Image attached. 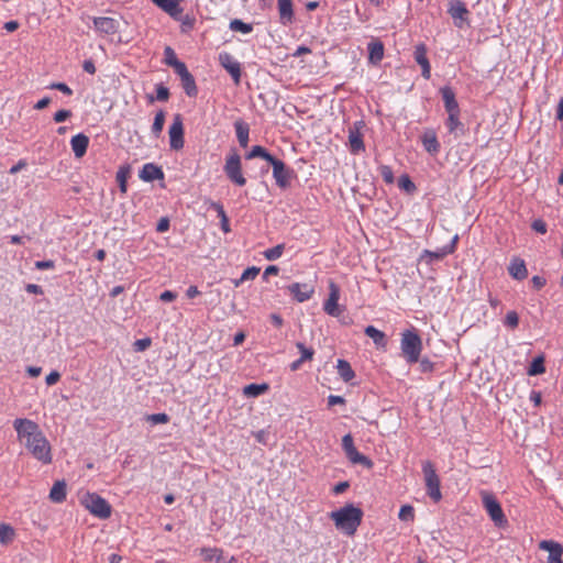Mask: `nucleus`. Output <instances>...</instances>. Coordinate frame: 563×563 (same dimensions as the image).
Instances as JSON below:
<instances>
[{
	"instance_id": "nucleus-1",
	"label": "nucleus",
	"mask_w": 563,
	"mask_h": 563,
	"mask_svg": "<svg viewBox=\"0 0 563 563\" xmlns=\"http://www.w3.org/2000/svg\"><path fill=\"white\" fill-rule=\"evenodd\" d=\"M13 427L19 440L24 441L34 459L44 464L52 462L51 444L36 422L26 418H18L14 420Z\"/></svg>"
},
{
	"instance_id": "nucleus-2",
	"label": "nucleus",
	"mask_w": 563,
	"mask_h": 563,
	"mask_svg": "<svg viewBox=\"0 0 563 563\" xmlns=\"http://www.w3.org/2000/svg\"><path fill=\"white\" fill-rule=\"evenodd\" d=\"M329 517L334 521L336 529L346 536H354L363 519V510L353 504L331 511Z\"/></svg>"
},
{
	"instance_id": "nucleus-3",
	"label": "nucleus",
	"mask_w": 563,
	"mask_h": 563,
	"mask_svg": "<svg viewBox=\"0 0 563 563\" xmlns=\"http://www.w3.org/2000/svg\"><path fill=\"white\" fill-rule=\"evenodd\" d=\"M422 350V341L419 334L412 330H406L401 334V352L409 364L419 362Z\"/></svg>"
},
{
	"instance_id": "nucleus-4",
	"label": "nucleus",
	"mask_w": 563,
	"mask_h": 563,
	"mask_svg": "<svg viewBox=\"0 0 563 563\" xmlns=\"http://www.w3.org/2000/svg\"><path fill=\"white\" fill-rule=\"evenodd\" d=\"M422 473L424 478V485L427 495L432 499L433 503H439L442 499L441 482L437 474L434 464L427 460L422 462Z\"/></svg>"
},
{
	"instance_id": "nucleus-5",
	"label": "nucleus",
	"mask_w": 563,
	"mask_h": 563,
	"mask_svg": "<svg viewBox=\"0 0 563 563\" xmlns=\"http://www.w3.org/2000/svg\"><path fill=\"white\" fill-rule=\"evenodd\" d=\"M223 172L228 179L235 186L243 187L246 185V178L242 172L241 156L235 150H232L231 153L225 157Z\"/></svg>"
},
{
	"instance_id": "nucleus-6",
	"label": "nucleus",
	"mask_w": 563,
	"mask_h": 563,
	"mask_svg": "<svg viewBox=\"0 0 563 563\" xmlns=\"http://www.w3.org/2000/svg\"><path fill=\"white\" fill-rule=\"evenodd\" d=\"M482 503L496 527L504 528L507 526L508 520L503 511V508L497 498L492 493L483 492Z\"/></svg>"
},
{
	"instance_id": "nucleus-7",
	"label": "nucleus",
	"mask_w": 563,
	"mask_h": 563,
	"mask_svg": "<svg viewBox=\"0 0 563 563\" xmlns=\"http://www.w3.org/2000/svg\"><path fill=\"white\" fill-rule=\"evenodd\" d=\"M81 503L90 514L100 519H108L111 516L110 504L96 493H87Z\"/></svg>"
},
{
	"instance_id": "nucleus-8",
	"label": "nucleus",
	"mask_w": 563,
	"mask_h": 563,
	"mask_svg": "<svg viewBox=\"0 0 563 563\" xmlns=\"http://www.w3.org/2000/svg\"><path fill=\"white\" fill-rule=\"evenodd\" d=\"M448 14L452 18L456 27L463 29L465 25H470V11L463 1L449 0Z\"/></svg>"
},
{
	"instance_id": "nucleus-9",
	"label": "nucleus",
	"mask_w": 563,
	"mask_h": 563,
	"mask_svg": "<svg viewBox=\"0 0 563 563\" xmlns=\"http://www.w3.org/2000/svg\"><path fill=\"white\" fill-rule=\"evenodd\" d=\"M169 146L174 151H179L184 147V122L181 114L177 113L173 118V123L168 129Z\"/></svg>"
},
{
	"instance_id": "nucleus-10",
	"label": "nucleus",
	"mask_w": 563,
	"mask_h": 563,
	"mask_svg": "<svg viewBox=\"0 0 563 563\" xmlns=\"http://www.w3.org/2000/svg\"><path fill=\"white\" fill-rule=\"evenodd\" d=\"M219 63L231 75L234 84L240 85L242 74L241 64L227 52L219 54Z\"/></svg>"
},
{
	"instance_id": "nucleus-11",
	"label": "nucleus",
	"mask_w": 563,
	"mask_h": 563,
	"mask_svg": "<svg viewBox=\"0 0 563 563\" xmlns=\"http://www.w3.org/2000/svg\"><path fill=\"white\" fill-rule=\"evenodd\" d=\"M340 287L333 282L329 283V297L323 305V310L332 317H339L342 309L339 307Z\"/></svg>"
},
{
	"instance_id": "nucleus-12",
	"label": "nucleus",
	"mask_w": 563,
	"mask_h": 563,
	"mask_svg": "<svg viewBox=\"0 0 563 563\" xmlns=\"http://www.w3.org/2000/svg\"><path fill=\"white\" fill-rule=\"evenodd\" d=\"M273 177L276 185L285 189L290 186V181L295 177V172L283 162L273 169Z\"/></svg>"
},
{
	"instance_id": "nucleus-13",
	"label": "nucleus",
	"mask_w": 563,
	"mask_h": 563,
	"mask_svg": "<svg viewBox=\"0 0 563 563\" xmlns=\"http://www.w3.org/2000/svg\"><path fill=\"white\" fill-rule=\"evenodd\" d=\"M457 240L459 236L455 235L449 244L438 249L437 251L424 250L421 255V260L429 258L428 263L443 260L446 255L452 254L455 251Z\"/></svg>"
},
{
	"instance_id": "nucleus-14",
	"label": "nucleus",
	"mask_w": 563,
	"mask_h": 563,
	"mask_svg": "<svg viewBox=\"0 0 563 563\" xmlns=\"http://www.w3.org/2000/svg\"><path fill=\"white\" fill-rule=\"evenodd\" d=\"M539 548L549 552L548 563H563L561 559L563 554V547L561 543L553 540H542L539 543Z\"/></svg>"
},
{
	"instance_id": "nucleus-15",
	"label": "nucleus",
	"mask_w": 563,
	"mask_h": 563,
	"mask_svg": "<svg viewBox=\"0 0 563 563\" xmlns=\"http://www.w3.org/2000/svg\"><path fill=\"white\" fill-rule=\"evenodd\" d=\"M415 60L421 67V75L424 79H430L431 77V66L430 62L427 57V46L423 43L416 45L413 52Z\"/></svg>"
},
{
	"instance_id": "nucleus-16",
	"label": "nucleus",
	"mask_w": 563,
	"mask_h": 563,
	"mask_svg": "<svg viewBox=\"0 0 563 563\" xmlns=\"http://www.w3.org/2000/svg\"><path fill=\"white\" fill-rule=\"evenodd\" d=\"M287 290L298 302L309 300L314 292L313 286L300 283H292L287 286Z\"/></svg>"
},
{
	"instance_id": "nucleus-17",
	"label": "nucleus",
	"mask_w": 563,
	"mask_h": 563,
	"mask_svg": "<svg viewBox=\"0 0 563 563\" xmlns=\"http://www.w3.org/2000/svg\"><path fill=\"white\" fill-rule=\"evenodd\" d=\"M420 140L423 148L429 154L437 155L440 152L441 145L433 129H426L420 136Z\"/></svg>"
},
{
	"instance_id": "nucleus-18",
	"label": "nucleus",
	"mask_w": 563,
	"mask_h": 563,
	"mask_svg": "<svg viewBox=\"0 0 563 563\" xmlns=\"http://www.w3.org/2000/svg\"><path fill=\"white\" fill-rule=\"evenodd\" d=\"M440 93L444 102L446 113H460V106L453 89L449 86H444L440 89Z\"/></svg>"
},
{
	"instance_id": "nucleus-19",
	"label": "nucleus",
	"mask_w": 563,
	"mask_h": 563,
	"mask_svg": "<svg viewBox=\"0 0 563 563\" xmlns=\"http://www.w3.org/2000/svg\"><path fill=\"white\" fill-rule=\"evenodd\" d=\"M155 5L168 13L173 19L178 20L183 13L180 0H151Z\"/></svg>"
},
{
	"instance_id": "nucleus-20",
	"label": "nucleus",
	"mask_w": 563,
	"mask_h": 563,
	"mask_svg": "<svg viewBox=\"0 0 563 563\" xmlns=\"http://www.w3.org/2000/svg\"><path fill=\"white\" fill-rule=\"evenodd\" d=\"M139 177L146 183L164 179L163 169L154 163L145 164L140 170Z\"/></svg>"
},
{
	"instance_id": "nucleus-21",
	"label": "nucleus",
	"mask_w": 563,
	"mask_h": 563,
	"mask_svg": "<svg viewBox=\"0 0 563 563\" xmlns=\"http://www.w3.org/2000/svg\"><path fill=\"white\" fill-rule=\"evenodd\" d=\"M93 25L97 31L107 35L117 33L119 27L118 21L108 16L95 18Z\"/></svg>"
},
{
	"instance_id": "nucleus-22",
	"label": "nucleus",
	"mask_w": 563,
	"mask_h": 563,
	"mask_svg": "<svg viewBox=\"0 0 563 563\" xmlns=\"http://www.w3.org/2000/svg\"><path fill=\"white\" fill-rule=\"evenodd\" d=\"M356 124L357 123H355L349 130V145H350V151L352 154H358L365 150L363 136H362L361 132L358 131V128Z\"/></svg>"
},
{
	"instance_id": "nucleus-23",
	"label": "nucleus",
	"mask_w": 563,
	"mask_h": 563,
	"mask_svg": "<svg viewBox=\"0 0 563 563\" xmlns=\"http://www.w3.org/2000/svg\"><path fill=\"white\" fill-rule=\"evenodd\" d=\"M88 145L89 137L84 133H78L70 140L71 150L77 158H80L86 154Z\"/></svg>"
},
{
	"instance_id": "nucleus-24",
	"label": "nucleus",
	"mask_w": 563,
	"mask_h": 563,
	"mask_svg": "<svg viewBox=\"0 0 563 563\" xmlns=\"http://www.w3.org/2000/svg\"><path fill=\"white\" fill-rule=\"evenodd\" d=\"M509 275L517 280H523L528 276V269L523 260L515 257L508 267Z\"/></svg>"
},
{
	"instance_id": "nucleus-25",
	"label": "nucleus",
	"mask_w": 563,
	"mask_h": 563,
	"mask_svg": "<svg viewBox=\"0 0 563 563\" xmlns=\"http://www.w3.org/2000/svg\"><path fill=\"white\" fill-rule=\"evenodd\" d=\"M279 19L282 24L287 25L294 21L292 0H277Z\"/></svg>"
},
{
	"instance_id": "nucleus-26",
	"label": "nucleus",
	"mask_w": 563,
	"mask_h": 563,
	"mask_svg": "<svg viewBox=\"0 0 563 563\" xmlns=\"http://www.w3.org/2000/svg\"><path fill=\"white\" fill-rule=\"evenodd\" d=\"M445 126L449 133L454 134L455 137H460L465 134V126L460 121V113H448Z\"/></svg>"
},
{
	"instance_id": "nucleus-27",
	"label": "nucleus",
	"mask_w": 563,
	"mask_h": 563,
	"mask_svg": "<svg viewBox=\"0 0 563 563\" xmlns=\"http://www.w3.org/2000/svg\"><path fill=\"white\" fill-rule=\"evenodd\" d=\"M367 49L369 63L379 64L384 57V44L380 41H373L368 43Z\"/></svg>"
},
{
	"instance_id": "nucleus-28",
	"label": "nucleus",
	"mask_w": 563,
	"mask_h": 563,
	"mask_svg": "<svg viewBox=\"0 0 563 563\" xmlns=\"http://www.w3.org/2000/svg\"><path fill=\"white\" fill-rule=\"evenodd\" d=\"M234 129L236 137L241 147H246L249 144L250 126L243 120H236L234 122Z\"/></svg>"
},
{
	"instance_id": "nucleus-29",
	"label": "nucleus",
	"mask_w": 563,
	"mask_h": 563,
	"mask_svg": "<svg viewBox=\"0 0 563 563\" xmlns=\"http://www.w3.org/2000/svg\"><path fill=\"white\" fill-rule=\"evenodd\" d=\"M67 485L65 481H57L54 483L51 492L49 499L53 503H63L66 499Z\"/></svg>"
},
{
	"instance_id": "nucleus-30",
	"label": "nucleus",
	"mask_w": 563,
	"mask_h": 563,
	"mask_svg": "<svg viewBox=\"0 0 563 563\" xmlns=\"http://www.w3.org/2000/svg\"><path fill=\"white\" fill-rule=\"evenodd\" d=\"M364 333L373 340L377 347H385L387 344V339L384 332L376 329L373 325H367L364 330Z\"/></svg>"
},
{
	"instance_id": "nucleus-31",
	"label": "nucleus",
	"mask_w": 563,
	"mask_h": 563,
	"mask_svg": "<svg viewBox=\"0 0 563 563\" xmlns=\"http://www.w3.org/2000/svg\"><path fill=\"white\" fill-rule=\"evenodd\" d=\"M346 457L349 459V461L352 463V464H360L366 468H372L373 467V461L367 457L366 455L360 453L356 448H354L353 450H351L349 453L345 454Z\"/></svg>"
},
{
	"instance_id": "nucleus-32",
	"label": "nucleus",
	"mask_w": 563,
	"mask_h": 563,
	"mask_svg": "<svg viewBox=\"0 0 563 563\" xmlns=\"http://www.w3.org/2000/svg\"><path fill=\"white\" fill-rule=\"evenodd\" d=\"M181 87L188 97H196L198 95V88L194 76L188 73L186 76L180 78Z\"/></svg>"
},
{
	"instance_id": "nucleus-33",
	"label": "nucleus",
	"mask_w": 563,
	"mask_h": 563,
	"mask_svg": "<svg viewBox=\"0 0 563 563\" xmlns=\"http://www.w3.org/2000/svg\"><path fill=\"white\" fill-rule=\"evenodd\" d=\"M268 389H269V386L266 383H263V384H250V385H246L244 387L243 394L246 397L255 398V397H258V396L265 394Z\"/></svg>"
},
{
	"instance_id": "nucleus-34",
	"label": "nucleus",
	"mask_w": 563,
	"mask_h": 563,
	"mask_svg": "<svg viewBox=\"0 0 563 563\" xmlns=\"http://www.w3.org/2000/svg\"><path fill=\"white\" fill-rule=\"evenodd\" d=\"M131 168L129 165L120 166L119 170L117 172V181L119 184L120 191L122 194H126L128 191V178L130 176Z\"/></svg>"
},
{
	"instance_id": "nucleus-35",
	"label": "nucleus",
	"mask_w": 563,
	"mask_h": 563,
	"mask_svg": "<svg viewBox=\"0 0 563 563\" xmlns=\"http://www.w3.org/2000/svg\"><path fill=\"white\" fill-rule=\"evenodd\" d=\"M336 368H338L339 375L341 376V378L344 382H350L355 376V373L352 369L350 363L345 360H339Z\"/></svg>"
},
{
	"instance_id": "nucleus-36",
	"label": "nucleus",
	"mask_w": 563,
	"mask_h": 563,
	"mask_svg": "<svg viewBox=\"0 0 563 563\" xmlns=\"http://www.w3.org/2000/svg\"><path fill=\"white\" fill-rule=\"evenodd\" d=\"M544 361L543 355L534 357L529 365L528 375L537 376L543 374L545 372Z\"/></svg>"
},
{
	"instance_id": "nucleus-37",
	"label": "nucleus",
	"mask_w": 563,
	"mask_h": 563,
	"mask_svg": "<svg viewBox=\"0 0 563 563\" xmlns=\"http://www.w3.org/2000/svg\"><path fill=\"white\" fill-rule=\"evenodd\" d=\"M164 124H165V112H164V110H159L156 112L154 122L151 128L152 134L155 137H158L161 135V133L164 129Z\"/></svg>"
},
{
	"instance_id": "nucleus-38",
	"label": "nucleus",
	"mask_w": 563,
	"mask_h": 563,
	"mask_svg": "<svg viewBox=\"0 0 563 563\" xmlns=\"http://www.w3.org/2000/svg\"><path fill=\"white\" fill-rule=\"evenodd\" d=\"M14 536V529L10 525L0 522V542L2 544L5 545L10 543L13 540Z\"/></svg>"
},
{
	"instance_id": "nucleus-39",
	"label": "nucleus",
	"mask_w": 563,
	"mask_h": 563,
	"mask_svg": "<svg viewBox=\"0 0 563 563\" xmlns=\"http://www.w3.org/2000/svg\"><path fill=\"white\" fill-rule=\"evenodd\" d=\"M155 89H156V97L154 98L153 96H148V102H154L155 100L157 101H162V102H165L169 99V90L167 87H165L163 84H157L155 86Z\"/></svg>"
},
{
	"instance_id": "nucleus-40",
	"label": "nucleus",
	"mask_w": 563,
	"mask_h": 563,
	"mask_svg": "<svg viewBox=\"0 0 563 563\" xmlns=\"http://www.w3.org/2000/svg\"><path fill=\"white\" fill-rule=\"evenodd\" d=\"M230 30L234 32H241L243 34H249L253 31V25L245 23L242 20L234 19L230 22Z\"/></svg>"
},
{
	"instance_id": "nucleus-41",
	"label": "nucleus",
	"mask_w": 563,
	"mask_h": 563,
	"mask_svg": "<svg viewBox=\"0 0 563 563\" xmlns=\"http://www.w3.org/2000/svg\"><path fill=\"white\" fill-rule=\"evenodd\" d=\"M261 269L260 267H256V266H251V267H247L241 275L240 279L235 280L234 282V285L238 287L240 286L243 282H246V280H252L254 279L258 274H260Z\"/></svg>"
},
{
	"instance_id": "nucleus-42",
	"label": "nucleus",
	"mask_w": 563,
	"mask_h": 563,
	"mask_svg": "<svg viewBox=\"0 0 563 563\" xmlns=\"http://www.w3.org/2000/svg\"><path fill=\"white\" fill-rule=\"evenodd\" d=\"M284 249H285V244H277L276 246H274L272 249H267L264 252V256L268 261H276L282 256Z\"/></svg>"
},
{
	"instance_id": "nucleus-43",
	"label": "nucleus",
	"mask_w": 563,
	"mask_h": 563,
	"mask_svg": "<svg viewBox=\"0 0 563 563\" xmlns=\"http://www.w3.org/2000/svg\"><path fill=\"white\" fill-rule=\"evenodd\" d=\"M202 555H203L205 561H207V562H212V561L220 562V560L222 558V551L217 548L203 549Z\"/></svg>"
},
{
	"instance_id": "nucleus-44",
	"label": "nucleus",
	"mask_w": 563,
	"mask_h": 563,
	"mask_svg": "<svg viewBox=\"0 0 563 563\" xmlns=\"http://www.w3.org/2000/svg\"><path fill=\"white\" fill-rule=\"evenodd\" d=\"M398 186L400 189L407 192H413L416 190L415 183L410 179V177L407 174H404L399 177Z\"/></svg>"
},
{
	"instance_id": "nucleus-45",
	"label": "nucleus",
	"mask_w": 563,
	"mask_h": 563,
	"mask_svg": "<svg viewBox=\"0 0 563 563\" xmlns=\"http://www.w3.org/2000/svg\"><path fill=\"white\" fill-rule=\"evenodd\" d=\"M398 517L402 521H413L415 519V509L410 505L401 506Z\"/></svg>"
},
{
	"instance_id": "nucleus-46",
	"label": "nucleus",
	"mask_w": 563,
	"mask_h": 563,
	"mask_svg": "<svg viewBox=\"0 0 563 563\" xmlns=\"http://www.w3.org/2000/svg\"><path fill=\"white\" fill-rule=\"evenodd\" d=\"M164 62L166 65L170 67H173L175 64L179 62L175 54V51L170 46H166L164 49Z\"/></svg>"
},
{
	"instance_id": "nucleus-47",
	"label": "nucleus",
	"mask_w": 563,
	"mask_h": 563,
	"mask_svg": "<svg viewBox=\"0 0 563 563\" xmlns=\"http://www.w3.org/2000/svg\"><path fill=\"white\" fill-rule=\"evenodd\" d=\"M297 349L299 350L301 356L300 360L302 362L311 360L313 357L314 351L310 347H307L303 343L297 342L296 343Z\"/></svg>"
},
{
	"instance_id": "nucleus-48",
	"label": "nucleus",
	"mask_w": 563,
	"mask_h": 563,
	"mask_svg": "<svg viewBox=\"0 0 563 563\" xmlns=\"http://www.w3.org/2000/svg\"><path fill=\"white\" fill-rule=\"evenodd\" d=\"M379 173H380V176H382V178L384 179V181L386 184H393L394 183L395 177H394V172H393L390 166L382 165L379 167Z\"/></svg>"
},
{
	"instance_id": "nucleus-49",
	"label": "nucleus",
	"mask_w": 563,
	"mask_h": 563,
	"mask_svg": "<svg viewBox=\"0 0 563 563\" xmlns=\"http://www.w3.org/2000/svg\"><path fill=\"white\" fill-rule=\"evenodd\" d=\"M146 421L152 424L167 423L169 421L168 415L162 413H152L146 417Z\"/></svg>"
},
{
	"instance_id": "nucleus-50",
	"label": "nucleus",
	"mask_w": 563,
	"mask_h": 563,
	"mask_svg": "<svg viewBox=\"0 0 563 563\" xmlns=\"http://www.w3.org/2000/svg\"><path fill=\"white\" fill-rule=\"evenodd\" d=\"M504 324L506 327L511 328V329L517 328L518 324H519V316H518V313L516 311L507 312L505 321H504Z\"/></svg>"
},
{
	"instance_id": "nucleus-51",
	"label": "nucleus",
	"mask_w": 563,
	"mask_h": 563,
	"mask_svg": "<svg viewBox=\"0 0 563 563\" xmlns=\"http://www.w3.org/2000/svg\"><path fill=\"white\" fill-rule=\"evenodd\" d=\"M267 150L261 145H255L252 150L246 154V159H253L256 157L263 158L266 154Z\"/></svg>"
},
{
	"instance_id": "nucleus-52",
	"label": "nucleus",
	"mask_w": 563,
	"mask_h": 563,
	"mask_svg": "<svg viewBox=\"0 0 563 563\" xmlns=\"http://www.w3.org/2000/svg\"><path fill=\"white\" fill-rule=\"evenodd\" d=\"M178 20L181 21V31L183 32H188V31L192 30L195 26V22H196L195 18H192L188 14L185 15L184 18L180 16Z\"/></svg>"
},
{
	"instance_id": "nucleus-53",
	"label": "nucleus",
	"mask_w": 563,
	"mask_h": 563,
	"mask_svg": "<svg viewBox=\"0 0 563 563\" xmlns=\"http://www.w3.org/2000/svg\"><path fill=\"white\" fill-rule=\"evenodd\" d=\"M532 230H534L537 233L545 234L548 231V225L542 219H536L531 223Z\"/></svg>"
},
{
	"instance_id": "nucleus-54",
	"label": "nucleus",
	"mask_w": 563,
	"mask_h": 563,
	"mask_svg": "<svg viewBox=\"0 0 563 563\" xmlns=\"http://www.w3.org/2000/svg\"><path fill=\"white\" fill-rule=\"evenodd\" d=\"M71 115L73 113L70 110L62 109L54 114L53 119L56 123H60L69 119Z\"/></svg>"
},
{
	"instance_id": "nucleus-55",
	"label": "nucleus",
	"mask_w": 563,
	"mask_h": 563,
	"mask_svg": "<svg viewBox=\"0 0 563 563\" xmlns=\"http://www.w3.org/2000/svg\"><path fill=\"white\" fill-rule=\"evenodd\" d=\"M354 448H355V445L353 442V437L350 433L345 434L342 438V449H343L344 453L345 454L349 453Z\"/></svg>"
},
{
	"instance_id": "nucleus-56",
	"label": "nucleus",
	"mask_w": 563,
	"mask_h": 563,
	"mask_svg": "<svg viewBox=\"0 0 563 563\" xmlns=\"http://www.w3.org/2000/svg\"><path fill=\"white\" fill-rule=\"evenodd\" d=\"M48 88L56 89L67 96L73 95V90L65 82H53Z\"/></svg>"
},
{
	"instance_id": "nucleus-57",
	"label": "nucleus",
	"mask_w": 563,
	"mask_h": 563,
	"mask_svg": "<svg viewBox=\"0 0 563 563\" xmlns=\"http://www.w3.org/2000/svg\"><path fill=\"white\" fill-rule=\"evenodd\" d=\"M169 227H170L169 219L167 217H163L159 219V221L156 225V231L159 233H164L169 230Z\"/></svg>"
},
{
	"instance_id": "nucleus-58",
	"label": "nucleus",
	"mask_w": 563,
	"mask_h": 563,
	"mask_svg": "<svg viewBox=\"0 0 563 563\" xmlns=\"http://www.w3.org/2000/svg\"><path fill=\"white\" fill-rule=\"evenodd\" d=\"M421 373H430L434 369V364L429 358L420 360L419 364Z\"/></svg>"
},
{
	"instance_id": "nucleus-59",
	"label": "nucleus",
	"mask_w": 563,
	"mask_h": 563,
	"mask_svg": "<svg viewBox=\"0 0 563 563\" xmlns=\"http://www.w3.org/2000/svg\"><path fill=\"white\" fill-rule=\"evenodd\" d=\"M209 209H212L217 212L219 218H222L223 216H227L223 206L218 201H209Z\"/></svg>"
},
{
	"instance_id": "nucleus-60",
	"label": "nucleus",
	"mask_w": 563,
	"mask_h": 563,
	"mask_svg": "<svg viewBox=\"0 0 563 563\" xmlns=\"http://www.w3.org/2000/svg\"><path fill=\"white\" fill-rule=\"evenodd\" d=\"M173 68H174V71L179 76V78H181L183 76H186L189 73L186 64L180 60L177 64H175L173 66Z\"/></svg>"
},
{
	"instance_id": "nucleus-61",
	"label": "nucleus",
	"mask_w": 563,
	"mask_h": 563,
	"mask_svg": "<svg viewBox=\"0 0 563 563\" xmlns=\"http://www.w3.org/2000/svg\"><path fill=\"white\" fill-rule=\"evenodd\" d=\"M349 487H350V483L347 481L340 482L336 485H334V487L332 488V492L335 495H340V494H343L345 490H347Z\"/></svg>"
},
{
	"instance_id": "nucleus-62",
	"label": "nucleus",
	"mask_w": 563,
	"mask_h": 563,
	"mask_svg": "<svg viewBox=\"0 0 563 563\" xmlns=\"http://www.w3.org/2000/svg\"><path fill=\"white\" fill-rule=\"evenodd\" d=\"M60 379V374L57 371H52L45 378L48 386L55 385Z\"/></svg>"
},
{
	"instance_id": "nucleus-63",
	"label": "nucleus",
	"mask_w": 563,
	"mask_h": 563,
	"mask_svg": "<svg viewBox=\"0 0 563 563\" xmlns=\"http://www.w3.org/2000/svg\"><path fill=\"white\" fill-rule=\"evenodd\" d=\"M150 345H151V339H148V338L136 340L134 343L136 351H145Z\"/></svg>"
},
{
	"instance_id": "nucleus-64",
	"label": "nucleus",
	"mask_w": 563,
	"mask_h": 563,
	"mask_svg": "<svg viewBox=\"0 0 563 563\" xmlns=\"http://www.w3.org/2000/svg\"><path fill=\"white\" fill-rule=\"evenodd\" d=\"M263 159H265L272 167L273 169L279 165L280 163H283L282 159L273 156L268 151L266 152L265 156L263 157Z\"/></svg>"
}]
</instances>
